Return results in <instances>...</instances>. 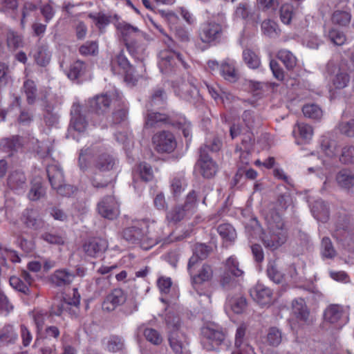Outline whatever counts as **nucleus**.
I'll use <instances>...</instances> for the list:
<instances>
[{
    "label": "nucleus",
    "instance_id": "nucleus-21",
    "mask_svg": "<svg viewBox=\"0 0 354 354\" xmlns=\"http://www.w3.org/2000/svg\"><path fill=\"white\" fill-rule=\"evenodd\" d=\"M252 297L260 305L265 306L271 303L272 291L262 284L256 285L250 290Z\"/></svg>",
    "mask_w": 354,
    "mask_h": 354
},
{
    "label": "nucleus",
    "instance_id": "nucleus-13",
    "mask_svg": "<svg viewBox=\"0 0 354 354\" xmlns=\"http://www.w3.org/2000/svg\"><path fill=\"white\" fill-rule=\"evenodd\" d=\"M222 35V27L219 24L208 22L204 24L199 33L201 41L204 43L212 44L218 41Z\"/></svg>",
    "mask_w": 354,
    "mask_h": 354
},
{
    "label": "nucleus",
    "instance_id": "nucleus-37",
    "mask_svg": "<svg viewBox=\"0 0 354 354\" xmlns=\"http://www.w3.org/2000/svg\"><path fill=\"white\" fill-rule=\"evenodd\" d=\"M75 275L66 270H59L52 276V281L57 286L69 284L73 280Z\"/></svg>",
    "mask_w": 354,
    "mask_h": 354
},
{
    "label": "nucleus",
    "instance_id": "nucleus-55",
    "mask_svg": "<svg viewBox=\"0 0 354 354\" xmlns=\"http://www.w3.org/2000/svg\"><path fill=\"white\" fill-rule=\"evenodd\" d=\"M144 335L149 342L154 345H159L162 342V336L155 329L146 328L144 331Z\"/></svg>",
    "mask_w": 354,
    "mask_h": 354
},
{
    "label": "nucleus",
    "instance_id": "nucleus-16",
    "mask_svg": "<svg viewBox=\"0 0 354 354\" xmlns=\"http://www.w3.org/2000/svg\"><path fill=\"white\" fill-rule=\"evenodd\" d=\"M47 174L53 188L57 189L61 194H62V189L69 188V185L64 184L63 171L58 165H52L48 166Z\"/></svg>",
    "mask_w": 354,
    "mask_h": 354
},
{
    "label": "nucleus",
    "instance_id": "nucleus-31",
    "mask_svg": "<svg viewBox=\"0 0 354 354\" xmlns=\"http://www.w3.org/2000/svg\"><path fill=\"white\" fill-rule=\"evenodd\" d=\"M292 310L299 319L304 322L308 321L309 311L303 299L299 298L292 301Z\"/></svg>",
    "mask_w": 354,
    "mask_h": 354
},
{
    "label": "nucleus",
    "instance_id": "nucleus-19",
    "mask_svg": "<svg viewBox=\"0 0 354 354\" xmlns=\"http://www.w3.org/2000/svg\"><path fill=\"white\" fill-rule=\"evenodd\" d=\"M126 296L121 289H115L107 295L102 304V308L106 311H112L118 306L124 303Z\"/></svg>",
    "mask_w": 354,
    "mask_h": 354
},
{
    "label": "nucleus",
    "instance_id": "nucleus-22",
    "mask_svg": "<svg viewBox=\"0 0 354 354\" xmlns=\"http://www.w3.org/2000/svg\"><path fill=\"white\" fill-rule=\"evenodd\" d=\"M108 248L107 242L102 239H95L86 243L83 249L90 257H96L101 255Z\"/></svg>",
    "mask_w": 354,
    "mask_h": 354
},
{
    "label": "nucleus",
    "instance_id": "nucleus-39",
    "mask_svg": "<svg viewBox=\"0 0 354 354\" xmlns=\"http://www.w3.org/2000/svg\"><path fill=\"white\" fill-rule=\"evenodd\" d=\"M26 183V178L23 171H15L8 178V184L11 188L18 189L23 188Z\"/></svg>",
    "mask_w": 354,
    "mask_h": 354
},
{
    "label": "nucleus",
    "instance_id": "nucleus-38",
    "mask_svg": "<svg viewBox=\"0 0 354 354\" xmlns=\"http://www.w3.org/2000/svg\"><path fill=\"white\" fill-rule=\"evenodd\" d=\"M115 62L118 63V66L123 69L124 73H125V80L127 81L133 80L134 69L129 64L127 57L122 53H120L116 57ZM134 80H136V78L135 77Z\"/></svg>",
    "mask_w": 354,
    "mask_h": 354
},
{
    "label": "nucleus",
    "instance_id": "nucleus-18",
    "mask_svg": "<svg viewBox=\"0 0 354 354\" xmlns=\"http://www.w3.org/2000/svg\"><path fill=\"white\" fill-rule=\"evenodd\" d=\"M234 20L252 22L255 20L254 10L248 1H242L236 7L233 14Z\"/></svg>",
    "mask_w": 354,
    "mask_h": 354
},
{
    "label": "nucleus",
    "instance_id": "nucleus-34",
    "mask_svg": "<svg viewBox=\"0 0 354 354\" xmlns=\"http://www.w3.org/2000/svg\"><path fill=\"white\" fill-rule=\"evenodd\" d=\"M168 118L166 115L158 112H149L145 118V127L148 128L157 127L167 122Z\"/></svg>",
    "mask_w": 354,
    "mask_h": 354
},
{
    "label": "nucleus",
    "instance_id": "nucleus-36",
    "mask_svg": "<svg viewBox=\"0 0 354 354\" xmlns=\"http://www.w3.org/2000/svg\"><path fill=\"white\" fill-rule=\"evenodd\" d=\"M277 58L283 64L288 70H292L297 64L296 57L288 50H280L277 53Z\"/></svg>",
    "mask_w": 354,
    "mask_h": 354
},
{
    "label": "nucleus",
    "instance_id": "nucleus-2",
    "mask_svg": "<svg viewBox=\"0 0 354 354\" xmlns=\"http://www.w3.org/2000/svg\"><path fill=\"white\" fill-rule=\"evenodd\" d=\"M268 228L263 233L261 239L266 248L276 250L286 243L288 238L287 230L284 227L282 218L278 214L270 218L267 217Z\"/></svg>",
    "mask_w": 354,
    "mask_h": 354
},
{
    "label": "nucleus",
    "instance_id": "nucleus-30",
    "mask_svg": "<svg viewBox=\"0 0 354 354\" xmlns=\"http://www.w3.org/2000/svg\"><path fill=\"white\" fill-rule=\"evenodd\" d=\"M116 159L111 155L104 153L98 157L95 167L100 171H108L112 170L116 165Z\"/></svg>",
    "mask_w": 354,
    "mask_h": 354
},
{
    "label": "nucleus",
    "instance_id": "nucleus-48",
    "mask_svg": "<svg viewBox=\"0 0 354 354\" xmlns=\"http://www.w3.org/2000/svg\"><path fill=\"white\" fill-rule=\"evenodd\" d=\"M24 92L28 104H33L37 97V88L33 81L27 80L24 84Z\"/></svg>",
    "mask_w": 354,
    "mask_h": 354
},
{
    "label": "nucleus",
    "instance_id": "nucleus-23",
    "mask_svg": "<svg viewBox=\"0 0 354 354\" xmlns=\"http://www.w3.org/2000/svg\"><path fill=\"white\" fill-rule=\"evenodd\" d=\"M210 252V248L205 244H196L194 250V255L190 258L188 263V271L192 273L194 267L196 266L198 259H205Z\"/></svg>",
    "mask_w": 354,
    "mask_h": 354
},
{
    "label": "nucleus",
    "instance_id": "nucleus-43",
    "mask_svg": "<svg viewBox=\"0 0 354 354\" xmlns=\"http://www.w3.org/2000/svg\"><path fill=\"white\" fill-rule=\"evenodd\" d=\"M225 270L230 272L234 277H241L243 271L239 268V263L236 258L234 256L230 257L225 263Z\"/></svg>",
    "mask_w": 354,
    "mask_h": 354
},
{
    "label": "nucleus",
    "instance_id": "nucleus-49",
    "mask_svg": "<svg viewBox=\"0 0 354 354\" xmlns=\"http://www.w3.org/2000/svg\"><path fill=\"white\" fill-rule=\"evenodd\" d=\"M243 60L251 68H257L260 65V60L258 56L250 50H245L243 53Z\"/></svg>",
    "mask_w": 354,
    "mask_h": 354
},
{
    "label": "nucleus",
    "instance_id": "nucleus-20",
    "mask_svg": "<svg viewBox=\"0 0 354 354\" xmlns=\"http://www.w3.org/2000/svg\"><path fill=\"white\" fill-rule=\"evenodd\" d=\"M326 70L328 73H335L332 80L333 84L335 88H344L348 85L350 77L346 71H341L332 63L327 64Z\"/></svg>",
    "mask_w": 354,
    "mask_h": 354
},
{
    "label": "nucleus",
    "instance_id": "nucleus-14",
    "mask_svg": "<svg viewBox=\"0 0 354 354\" xmlns=\"http://www.w3.org/2000/svg\"><path fill=\"white\" fill-rule=\"evenodd\" d=\"M352 19L351 9L348 6H337L333 11L330 17L333 25L346 28L348 27Z\"/></svg>",
    "mask_w": 354,
    "mask_h": 354
},
{
    "label": "nucleus",
    "instance_id": "nucleus-54",
    "mask_svg": "<svg viewBox=\"0 0 354 354\" xmlns=\"http://www.w3.org/2000/svg\"><path fill=\"white\" fill-rule=\"evenodd\" d=\"M328 37L331 42L337 46L343 45L346 41L345 34L334 28L329 31Z\"/></svg>",
    "mask_w": 354,
    "mask_h": 354
},
{
    "label": "nucleus",
    "instance_id": "nucleus-59",
    "mask_svg": "<svg viewBox=\"0 0 354 354\" xmlns=\"http://www.w3.org/2000/svg\"><path fill=\"white\" fill-rule=\"evenodd\" d=\"M98 52V44L96 41L86 42L80 48V53L83 55H95Z\"/></svg>",
    "mask_w": 354,
    "mask_h": 354
},
{
    "label": "nucleus",
    "instance_id": "nucleus-1",
    "mask_svg": "<svg viewBox=\"0 0 354 354\" xmlns=\"http://www.w3.org/2000/svg\"><path fill=\"white\" fill-rule=\"evenodd\" d=\"M156 228L157 223L154 220L137 221L132 226L123 230L122 236L129 242H141V247L145 250H148L158 243L167 244L174 241L171 238V232L165 233L160 228L158 230Z\"/></svg>",
    "mask_w": 354,
    "mask_h": 354
},
{
    "label": "nucleus",
    "instance_id": "nucleus-24",
    "mask_svg": "<svg viewBox=\"0 0 354 354\" xmlns=\"http://www.w3.org/2000/svg\"><path fill=\"white\" fill-rule=\"evenodd\" d=\"M337 185L346 190H350L354 187V174L348 169H342L336 175Z\"/></svg>",
    "mask_w": 354,
    "mask_h": 354
},
{
    "label": "nucleus",
    "instance_id": "nucleus-25",
    "mask_svg": "<svg viewBox=\"0 0 354 354\" xmlns=\"http://www.w3.org/2000/svg\"><path fill=\"white\" fill-rule=\"evenodd\" d=\"M217 231L226 246L233 243L236 239V230L229 223L219 225Z\"/></svg>",
    "mask_w": 354,
    "mask_h": 354
},
{
    "label": "nucleus",
    "instance_id": "nucleus-8",
    "mask_svg": "<svg viewBox=\"0 0 354 354\" xmlns=\"http://www.w3.org/2000/svg\"><path fill=\"white\" fill-rule=\"evenodd\" d=\"M152 141L155 149L159 153H171L177 145L174 135L165 131L156 133Z\"/></svg>",
    "mask_w": 354,
    "mask_h": 354
},
{
    "label": "nucleus",
    "instance_id": "nucleus-57",
    "mask_svg": "<svg viewBox=\"0 0 354 354\" xmlns=\"http://www.w3.org/2000/svg\"><path fill=\"white\" fill-rule=\"evenodd\" d=\"M84 69V64L81 61L74 62L68 73V77L71 80L79 77Z\"/></svg>",
    "mask_w": 354,
    "mask_h": 354
},
{
    "label": "nucleus",
    "instance_id": "nucleus-15",
    "mask_svg": "<svg viewBox=\"0 0 354 354\" xmlns=\"http://www.w3.org/2000/svg\"><path fill=\"white\" fill-rule=\"evenodd\" d=\"M118 34L129 47V44L142 35V32L136 26L127 22H118L115 25Z\"/></svg>",
    "mask_w": 354,
    "mask_h": 354
},
{
    "label": "nucleus",
    "instance_id": "nucleus-42",
    "mask_svg": "<svg viewBox=\"0 0 354 354\" xmlns=\"http://www.w3.org/2000/svg\"><path fill=\"white\" fill-rule=\"evenodd\" d=\"M282 338V333L279 328L271 327L268 329L266 342L270 346H278L281 343Z\"/></svg>",
    "mask_w": 354,
    "mask_h": 354
},
{
    "label": "nucleus",
    "instance_id": "nucleus-27",
    "mask_svg": "<svg viewBox=\"0 0 354 354\" xmlns=\"http://www.w3.org/2000/svg\"><path fill=\"white\" fill-rule=\"evenodd\" d=\"M220 71L224 79L229 82H236L239 78L238 73L235 68V63L232 60H225L221 66Z\"/></svg>",
    "mask_w": 354,
    "mask_h": 354
},
{
    "label": "nucleus",
    "instance_id": "nucleus-41",
    "mask_svg": "<svg viewBox=\"0 0 354 354\" xmlns=\"http://www.w3.org/2000/svg\"><path fill=\"white\" fill-rule=\"evenodd\" d=\"M44 194L45 191L39 179L32 182L30 189L28 194V197L30 201H37L44 196Z\"/></svg>",
    "mask_w": 354,
    "mask_h": 354
},
{
    "label": "nucleus",
    "instance_id": "nucleus-32",
    "mask_svg": "<svg viewBox=\"0 0 354 354\" xmlns=\"http://www.w3.org/2000/svg\"><path fill=\"white\" fill-rule=\"evenodd\" d=\"M110 100L106 95H97L90 101L91 107L97 113H104L109 108Z\"/></svg>",
    "mask_w": 354,
    "mask_h": 354
},
{
    "label": "nucleus",
    "instance_id": "nucleus-10",
    "mask_svg": "<svg viewBox=\"0 0 354 354\" xmlns=\"http://www.w3.org/2000/svg\"><path fill=\"white\" fill-rule=\"evenodd\" d=\"M195 268H194L192 276V284L198 295H202L205 293L203 291V285L211 281L213 277V270L212 267L207 264H203L198 270L196 274H194Z\"/></svg>",
    "mask_w": 354,
    "mask_h": 354
},
{
    "label": "nucleus",
    "instance_id": "nucleus-7",
    "mask_svg": "<svg viewBox=\"0 0 354 354\" xmlns=\"http://www.w3.org/2000/svg\"><path fill=\"white\" fill-rule=\"evenodd\" d=\"M247 326L242 324L238 326L234 336V348L232 354H256L251 340L246 335Z\"/></svg>",
    "mask_w": 354,
    "mask_h": 354
},
{
    "label": "nucleus",
    "instance_id": "nucleus-3",
    "mask_svg": "<svg viewBox=\"0 0 354 354\" xmlns=\"http://www.w3.org/2000/svg\"><path fill=\"white\" fill-rule=\"evenodd\" d=\"M165 322L169 328V342L172 351L176 354H190L187 337L178 330L179 318L169 313L167 315Z\"/></svg>",
    "mask_w": 354,
    "mask_h": 354
},
{
    "label": "nucleus",
    "instance_id": "nucleus-11",
    "mask_svg": "<svg viewBox=\"0 0 354 354\" xmlns=\"http://www.w3.org/2000/svg\"><path fill=\"white\" fill-rule=\"evenodd\" d=\"M98 213L104 218L113 220L120 214L119 204L113 196L103 198L97 204Z\"/></svg>",
    "mask_w": 354,
    "mask_h": 354
},
{
    "label": "nucleus",
    "instance_id": "nucleus-12",
    "mask_svg": "<svg viewBox=\"0 0 354 354\" xmlns=\"http://www.w3.org/2000/svg\"><path fill=\"white\" fill-rule=\"evenodd\" d=\"M206 147H201L200 149V158L197 162V166L200 169L201 174L207 178L213 177L218 169L217 165L206 153Z\"/></svg>",
    "mask_w": 354,
    "mask_h": 354
},
{
    "label": "nucleus",
    "instance_id": "nucleus-5",
    "mask_svg": "<svg viewBox=\"0 0 354 354\" xmlns=\"http://www.w3.org/2000/svg\"><path fill=\"white\" fill-rule=\"evenodd\" d=\"M324 322L334 328H341L348 322V312L339 305H330L324 311Z\"/></svg>",
    "mask_w": 354,
    "mask_h": 354
},
{
    "label": "nucleus",
    "instance_id": "nucleus-28",
    "mask_svg": "<svg viewBox=\"0 0 354 354\" xmlns=\"http://www.w3.org/2000/svg\"><path fill=\"white\" fill-rule=\"evenodd\" d=\"M80 304V296L75 297L72 301L62 300V298L55 299L52 307L51 313L56 315H60L68 306H77Z\"/></svg>",
    "mask_w": 354,
    "mask_h": 354
},
{
    "label": "nucleus",
    "instance_id": "nucleus-6",
    "mask_svg": "<svg viewBox=\"0 0 354 354\" xmlns=\"http://www.w3.org/2000/svg\"><path fill=\"white\" fill-rule=\"evenodd\" d=\"M203 344L207 350H214L225 339V334L216 326L208 325L202 328Z\"/></svg>",
    "mask_w": 354,
    "mask_h": 354
},
{
    "label": "nucleus",
    "instance_id": "nucleus-17",
    "mask_svg": "<svg viewBox=\"0 0 354 354\" xmlns=\"http://www.w3.org/2000/svg\"><path fill=\"white\" fill-rule=\"evenodd\" d=\"M87 127V122L84 117L81 114V106L73 104L71 109V120L69 131L83 133Z\"/></svg>",
    "mask_w": 354,
    "mask_h": 354
},
{
    "label": "nucleus",
    "instance_id": "nucleus-56",
    "mask_svg": "<svg viewBox=\"0 0 354 354\" xmlns=\"http://www.w3.org/2000/svg\"><path fill=\"white\" fill-rule=\"evenodd\" d=\"M299 136L305 140H310L313 135V128L305 123H298L296 126Z\"/></svg>",
    "mask_w": 354,
    "mask_h": 354
},
{
    "label": "nucleus",
    "instance_id": "nucleus-52",
    "mask_svg": "<svg viewBox=\"0 0 354 354\" xmlns=\"http://www.w3.org/2000/svg\"><path fill=\"white\" fill-rule=\"evenodd\" d=\"M0 145L6 151H17L21 145L19 138L18 137H13L12 138L3 140Z\"/></svg>",
    "mask_w": 354,
    "mask_h": 354
},
{
    "label": "nucleus",
    "instance_id": "nucleus-46",
    "mask_svg": "<svg viewBox=\"0 0 354 354\" xmlns=\"http://www.w3.org/2000/svg\"><path fill=\"white\" fill-rule=\"evenodd\" d=\"M281 21L284 24H289L294 16L293 6L289 3H284L281 6L279 10Z\"/></svg>",
    "mask_w": 354,
    "mask_h": 354
},
{
    "label": "nucleus",
    "instance_id": "nucleus-44",
    "mask_svg": "<svg viewBox=\"0 0 354 354\" xmlns=\"http://www.w3.org/2000/svg\"><path fill=\"white\" fill-rule=\"evenodd\" d=\"M261 30L264 35L269 37H275L279 33L277 24L274 21L270 19L263 21L261 24Z\"/></svg>",
    "mask_w": 354,
    "mask_h": 354
},
{
    "label": "nucleus",
    "instance_id": "nucleus-40",
    "mask_svg": "<svg viewBox=\"0 0 354 354\" xmlns=\"http://www.w3.org/2000/svg\"><path fill=\"white\" fill-rule=\"evenodd\" d=\"M88 17L93 20V23L101 32L104 31L105 28L111 22L110 17L103 13H91L88 15Z\"/></svg>",
    "mask_w": 354,
    "mask_h": 354
},
{
    "label": "nucleus",
    "instance_id": "nucleus-53",
    "mask_svg": "<svg viewBox=\"0 0 354 354\" xmlns=\"http://www.w3.org/2000/svg\"><path fill=\"white\" fill-rule=\"evenodd\" d=\"M267 273L268 277L276 283H281L283 279V274L278 270L277 266L272 263L268 265Z\"/></svg>",
    "mask_w": 354,
    "mask_h": 354
},
{
    "label": "nucleus",
    "instance_id": "nucleus-4",
    "mask_svg": "<svg viewBox=\"0 0 354 354\" xmlns=\"http://www.w3.org/2000/svg\"><path fill=\"white\" fill-rule=\"evenodd\" d=\"M196 206V194L192 191L186 197L185 204L179 205L167 212L166 218L169 222H178L186 216L192 214Z\"/></svg>",
    "mask_w": 354,
    "mask_h": 354
},
{
    "label": "nucleus",
    "instance_id": "nucleus-64",
    "mask_svg": "<svg viewBox=\"0 0 354 354\" xmlns=\"http://www.w3.org/2000/svg\"><path fill=\"white\" fill-rule=\"evenodd\" d=\"M339 131L348 136H354V118L349 122H342L339 124Z\"/></svg>",
    "mask_w": 354,
    "mask_h": 354
},
{
    "label": "nucleus",
    "instance_id": "nucleus-47",
    "mask_svg": "<svg viewBox=\"0 0 354 354\" xmlns=\"http://www.w3.org/2000/svg\"><path fill=\"white\" fill-rule=\"evenodd\" d=\"M50 57V53L44 46L39 47L37 52L35 55V59L37 63L42 66H44L49 63Z\"/></svg>",
    "mask_w": 354,
    "mask_h": 354
},
{
    "label": "nucleus",
    "instance_id": "nucleus-61",
    "mask_svg": "<svg viewBox=\"0 0 354 354\" xmlns=\"http://www.w3.org/2000/svg\"><path fill=\"white\" fill-rule=\"evenodd\" d=\"M242 120L248 129L253 128L259 122L258 118L252 111H245L242 115Z\"/></svg>",
    "mask_w": 354,
    "mask_h": 354
},
{
    "label": "nucleus",
    "instance_id": "nucleus-35",
    "mask_svg": "<svg viewBox=\"0 0 354 354\" xmlns=\"http://www.w3.org/2000/svg\"><path fill=\"white\" fill-rule=\"evenodd\" d=\"M227 306L234 313H242L247 306L246 299L241 295L234 296L228 299Z\"/></svg>",
    "mask_w": 354,
    "mask_h": 354
},
{
    "label": "nucleus",
    "instance_id": "nucleus-51",
    "mask_svg": "<svg viewBox=\"0 0 354 354\" xmlns=\"http://www.w3.org/2000/svg\"><path fill=\"white\" fill-rule=\"evenodd\" d=\"M137 172L140 178L145 182L151 180L153 177L151 166L145 162L140 163L138 165Z\"/></svg>",
    "mask_w": 354,
    "mask_h": 354
},
{
    "label": "nucleus",
    "instance_id": "nucleus-60",
    "mask_svg": "<svg viewBox=\"0 0 354 354\" xmlns=\"http://www.w3.org/2000/svg\"><path fill=\"white\" fill-rule=\"evenodd\" d=\"M322 254L326 258H333L335 256L336 252L334 250L332 243L329 238L324 237L322 242Z\"/></svg>",
    "mask_w": 354,
    "mask_h": 354
},
{
    "label": "nucleus",
    "instance_id": "nucleus-58",
    "mask_svg": "<svg viewBox=\"0 0 354 354\" xmlns=\"http://www.w3.org/2000/svg\"><path fill=\"white\" fill-rule=\"evenodd\" d=\"M124 344L119 337H111L106 343L107 350L111 352H118L123 348Z\"/></svg>",
    "mask_w": 354,
    "mask_h": 354
},
{
    "label": "nucleus",
    "instance_id": "nucleus-9",
    "mask_svg": "<svg viewBox=\"0 0 354 354\" xmlns=\"http://www.w3.org/2000/svg\"><path fill=\"white\" fill-rule=\"evenodd\" d=\"M178 64H181L186 68V64L178 53L169 49H165L160 52L158 65L162 73H168Z\"/></svg>",
    "mask_w": 354,
    "mask_h": 354
},
{
    "label": "nucleus",
    "instance_id": "nucleus-26",
    "mask_svg": "<svg viewBox=\"0 0 354 354\" xmlns=\"http://www.w3.org/2000/svg\"><path fill=\"white\" fill-rule=\"evenodd\" d=\"M23 223L28 227L37 230L41 227L42 221L37 210L26 209L23 214Z\"/></svg>",
    "mask_w": 354,
    "mask_h": 354
},
{
    "label": "nucleus",
    "instance_id": "nucleus-45",
    "mask_svg": "<svg viewBox=\"0 0 354 354\" xmlns=\"http://www.w3.org/2000/svg\"><path fill=\"white\" fill-rule=\"evenodd\" d=\"M302 111L306 117L314 120L320 119L323 115L322 109L314 104L304 106Z\"/></svg>",
    "mask_w": 354,
    "mask_h": 354
},
{
    "label": "nucleus",
    "instance_id": "nucleus-29",
    "mask_svg": "<svg viewBox=\"0 0 354 354\" xmlns=\"http://www.w3.org/2000/svg\"><path fill=\"white\" fill-rule=\"evenodd\" d=\"M6 41L8 48L12 50H15L24 46V39L22 35L11 28H9V30H7Z\"/></svg>",
    "mask_w": 354,
    "mask_h": 354
},
{
    "label": "nucleus",
    "instance_id": "nucleus-33",
    "mask_svg": "<svg viewBox=\"0 0 354 354\" xmlns=\"http://www.w3.org/2000/svg\"><path fill=\"white\" fill-rule=\"evenodd\" d=\"M313 216L318 221L325 222L328 218V209L322 201H317L311 207Z\"/></svg>",
    "mask_w": 354,
    "mask_h": 354
},
{
    "label": "nucleus",
    "instance_id": "nucleus-63",
    "mask_svg": "<svg viewBox=\"0 0 354 354\" xmlns=\"http://www.w3.org/2000/svg\"><path fill=\"white\" fill-rule=\"evenodd\" d=\"M354 158V147L346 146L342 150L339 160L343 163L351 162Z\"/></svg>",
    "mask_w": 354,
    "mask_h": 354
},
{
    "label": "nucleus",
    "instance_id": "nucleus-62",
    "mask_svg": "<svg viewBox=\"0 0 354 354\" xmlns=\"http://www.w3.org/2000/svg\"><path fill=\"white\" fill-rule=\"evenodd\" d=\"M157 285L162 294H168L171 288L172 281L169 277H160L158 279Z\"/></svg>",
    "mask_w": 354,
    "mask_h": 354
},
{
    "label": "nucleus",
    "instance_id": "nucleus-50",
    "mask_svg": "<svg viewBox=\"0 0 354 354\" xmlns=\"http://www.w3.org/2000/svg\"><path fill=\"white\" fill-rule=\"evenodd\" d=\"M170 187L174 196L177 197L185 190L186 184L183 177H174L171 181Z\"/></svg>",
    "mask_w": 354,
    "mask_h": 354
}]
</instances>
